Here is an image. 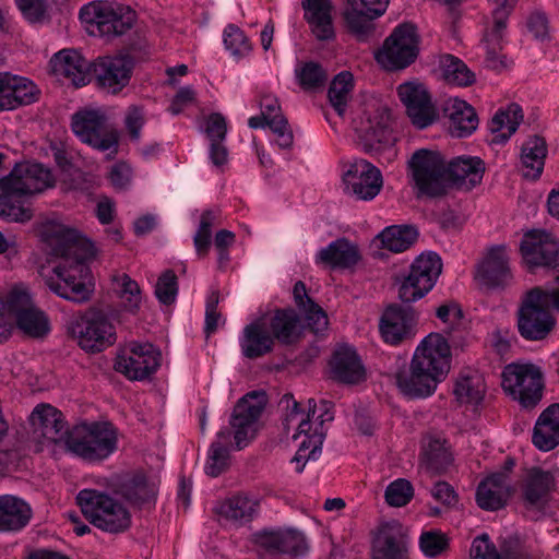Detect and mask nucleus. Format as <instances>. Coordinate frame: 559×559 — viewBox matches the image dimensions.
<instances>
[{
	"instance_id": "obj_45",
	"label": "nucleus",
	"mask_w": 559,
	"mask_h": 559,
	"mask_svg": "<svg viewBox=\"0 0 559 559\" xmlns=\"http://www.w3.org/2000/svg\"><path fill=\"white\" fill-rule=\"evenodd\" d=\"M507 24L498 25V21L486 27L481 44L486 50V62L492 69H499L506 66L502 57L499 55L502 49Z\"/></svg>"
},
{
	"instance_id": "obj_21",
	"label": "nucleus",
	"mask_w": 559,
	"mask_h": 559,
	"mask_svg": "<svg viewBox=\"0 0 559 559\" xmlns=\"http://www.w3.org/2000/svg\"><path fill=\"white\" fill-rule=\"evenodd\" d=\"M346 191L358 200L370 201L381 191L383 186L381 171L365 159L349 163L343 173Z\"/></svg>"
},
{
	"instance_id": "obj_10",
	"label": "nucleus",
	"mask_w": 559,
	"mask_h": 559,
	"mask_svg": "<svg viewBox=\"0 0 559 559\" xmlns=\"http://www.w3.org/2000/svg\"><path fill=\"white\" fill-rule=\"evenodd\" d=\"M135 12L119 3L94 1L80 10V19L91 33L118 36L129 31L135 22Z\"/></svg>"
},
{
	"instance_id": "obj_43",
	"label": "nucleus",
	"mask_w": 559,
	"mask_h": 559,
	"mask_svg": "<svg viewBox=\"0 0 559 559\" xmlns=\"http://www.w3.org/2000/svg\"><path fill=\"white\" fill-rule=\"evenodd\" d=\"M219 520L230 525L249 522L255 512V502L245 496H236L222 502L216 510Z\"/></svg>"
},
{
	"instance_id": "obj_6",
	"label": "nucleus",
	"mask_w": 559,
	"mask_h": 559,
	"mask_svg": "<svg viewBox=\"0 0 559 559\" xmlns=\"http://www.w3.org/2000/svg\"><path fill=\"white\" fill-rule=\"evenodd\" d=\"M117 431L107 423L75 426L66 438V447L73 455L88 462L103 461L117 450Z\"/></svg>"
},
{
	"instance_id": "obj_1",
	"label": "nucleus",
	"mask_w": 559,
	"mask_h": 559,
	"mask_svg": "<svg viewBox=\"0 0 559 559\" xmlns=\"http://www.w3.org/2000/svg\"><path fill=\"white\" fill-rule=\"evenodd\" d=\"M43 236L52 255L62 261L45 282L56 295L83 302L91 298L94 281L87 263L96 257L94 245L78 229L59 223L44 227Z\"/></svg>"
},
{
	"instance_id": "obj_35",
	"label": "nucleus",
	"mask_w": 559,
	"mask_h": 559,
	"mask_svg": "<svg viewBox=\"0 0 559 559\" xmlns=\"http://www.w3.org/2000/svg\"><path fill=\"white\" fill-rule=\"evenodd\" d=\"M31 518L32 508L26 501L13 495L0 496V532H17Z\"/></svg>"
},
{
	"instance_id": "obj_36",
	"label": "nucleus",
	"mask_w": 559,
	"mask_h": 559,
	"mask_svg": "<svg viewBox=\"0 0 559 559\" xmlns=\"http://www.w3.org/2000/svg\"><path fill=\"white\" fill-rule=\"evenodd\" d=\"M533 443L542 451H550L559 444V404L548 406L539 415L534 427Z\"/></svg>"
},
{
	"instance_id": "obj_34",
	"label": "nucleus",
	"mask_w": 559,
	"mask_h": 559,
	"mask_svg": "<svg viewBox=\"0 0 559 559\" xmlns=\"http://www.w3.org/2000/svg\"><path fill=\"white\" fill-rule=\"evenodd\" d=\"M305 19L319 40H331L335 36L331 0H302Z\"/></svg>"
},
{
	"instance_id": "obj_57",
	"label": "nucleus",
	"mask_w": 559,
	"mask_h": 559,
	"mask_svg": "<svg viewBox=\"0 0 559 559\" xmlns=\"http://www.w3.org/2000/svg\"><path fill=\"white\" fill-rule=\"evenodd\" d=\"M261 115L251 117L248 124L252 129L264 128V122L282 117L277 98L272 94H263L260 98Z\"/></svg>"
},
{
	"instance_id": "obj_26",
	"label": "nucleus",
	"mask_w": 559,
	"mask_h": 559,
	"mask_svg": "<svg viewBox=\"0 0 559 559\" xmlns=\"http://www.w3.org/2000/svg\"><path fill=\"white\" fill-rule=\"evenodd\" d=\"M331 377L342 383L356 384L366 378L365 367L356 350L346 344L335 348L330 360Z\"/></svg>"
},
{
	"instance_id": "obj_61",
	"label": "nucleus",
	"mask_w": 559,
	"mask_h": 559,
	"mask_svg": "<svg viewBox=\"0 0 559 559\" xmlns=\"http://www.w3.org/2000/svg\"><path fill=\"white\" fill-rule=\"evenodd\" d=\"M281 552L301 555L307 549L306 539L302 533L295 530L280 531Z\"/></svg>"
},
{
	"instance_id": "obj_47",
	"label": "nucleus",
	"mask_w": 559,
	"mask_h": 559,
	"mask_svg": "<svg viewBox=\"0 0 559 559\" xmlns=\"http://www.w3.org/2000/svg\"><path fill=\"white\" fill-rule=\"evenodd\" d=\"M230 440V432L228 430H221L217 433L216 441H214L209 451L207 462L205 464V473L211 477H216L222 474L228 466L229 451L228 444Z\"/></svg>"
},
{
	"instance_id": "obj_55",
	"label": "nucleus",
	"mask_w": 559,
	"mask_h": 559,
	"mask_svg": "<svg viewBox=\"0 0 559 559\" xmlns=\"http://www.w3.org/2000/svg\"><path fill=\"white\" fill-rule=\"evenodd\" d=\"M225 48L237 58L249 55L252 46L246 34L236 25L229 24L224 29Z\"/></svg>"
},
{
	"instance_id": "obj_18",
	"label": "nucleus",
	"mask_w": 559,
	"mask_h": 559,
	"mask_svg": "<svg viewBox=\"0 0 559 559\" xmlns=\"http://www.w3.org/2000/svg\"><path fill=\"white\" fill-rule=\"evenodd\" d=\"M160 352L151 343H130L117 355L115 370L129 380L141 381L160 366Z\"/></svg>"
},
{
	"instance_id": "obj_5",
	"label": "nucleus",
	"mask_w": 559,
	"mask_h": 559,
	"mask_svg": "<svg viewBox=\"0 0 559 559\" xmlns=\"http://www.w3.org/2000/svg\"><path fill=\"white\" fill-rule=\"evenodd\" d=\"M550 308L559 310V290L534 288L526 295L519 311L518 328L520 334L528 341L547 337L556 325L549 312Z\"/></svg>"
},
{
	"instance_id": "obj_27",
	"label": "nucleus",
	"mask_w": 559,
	"mask_h": 559,
	"mask_svg": "<svg viewBox=\"0 0 559 559\" xmlns=\"http://www.w3.org/2000/svg\"><path fill=\"white\" fill-rule=\"evenodd\" d=\"M96 73L99 84L115 94L129 83L132 73V61L124 56H106L99 58Z\"/></svg>"
},
{
	"instance_id": "obj_31",
	"label": "nucleus",
	"mask_w": 559,
	"mask_h": 559,
	"mask_svg": "<svg viewBox=\"0 0 559 559\" xmlns=\"http://www.w3.org/2000/svg\"><path fill=\"white\" fill-rule=\"evenodd\" d=\"M510 277L509 254L504 246L491 248L478 265L476 278L485 286H499Z\"/></svg>"
},
{
	"instance_id": "obj_56",
	"label": "nucleus",
	"mask_w": 559,
	"mask_h": 559,
	"mask_svg": "<svg viewBox=\"0 0 559 559\" xmlns=\"http://www.w3.org/2000/svg\"><path fill=\"white\" fill-rule=\"evenodd\" d=\"M384 497L389 506L404 507L413 499L414 487L409 480L397 478L388 485Z\"/></svg>"
},
{
	"instance_id": "obj_33",
	"label": "nucleus",
	"mask_w": 559,
	"mask_h": 559,
	"mask_svg": "<svg viewBox=\"0 0 559 559\" xmlns=\"http://www.w3.org/2000/svg\"><path fill=\"white\" fill-rule=\"evenodd\" d=\"M359 251L355 243L346 238H338L316 254V263L329 269H346L359 260Z\"/></svg>"
},
{
	"instance_id": "obj_51",
	"label": "nucleus",
	"mask_w": 559,
	"mask_h": 559,
	"mask_svg": "<svg viewBox=\"0 0 559 559\" xmlns=\"http://www.w3.org/2000/svg\"><path fill=\"white\" fill-rule=\"evenodd\" d=\"M452 462V454L443 442L440 440H430L424 445L421 454V463L427 469L441 473Z\"/></svg>"
},
{
	"instance_id": "obj_39",
	"label": "nucleus",
	"mask_w": 559,
	"mask_h": 559,
	"mask_svg": "<svg viewBox=\"0 0 559 559\" xmlns=\"http://www.w3.org/2000/svg\"><path fill=\"white\" fill-rule=\"evenodd\" d=\"M523 120L522 109L516 104H510L503 109H499L488 124L493 144H501L508 141L516 131Z\"/></svg>"
},
{
	"instance_id": "obj_15",
	"label": "nucleus",
	"mask_w": 559,
	"mask_h": 559,
	"mask_svg": "<svg viewBox=\"0 0 559 559\" xmlns=\"http://www.w3.org/2000/svg\"><path fill=\"white\" fill-rule=\"evenodd\" d=\"M72 130L80 140L94 148L115 155L118 151V131L108 124L105 112L90 109L72 118Z\"/></svg>"
},
{
	"instance_id": "obj_44",
	"label": "nucleus",
	"mask_w": 559,
	"mask_h": 559,
	"mask_svg": "<svg viewBox=\"0 0 559 559\" xmlns=\"http://www.w3.org/2000/svg\"><path fill=\"white\" fill-rule=\"evenodd\" d=\"M354 76L349 71H342L331 81L328 97L331 107L343 117L347 105L353 98Z\"/></svg>"
},
{
	"instance_id": "obj_12",
	"label": "nucleus",
	"mask_w": 559,
	"mask_h": 559,
	"mask_svg": "<svg viewBox=\"0 0 559 559\" xmlns=\"http://www.w3.org/2000/svg\"><path fill=\"white\" fill-rule=\"evenodd\" d=\"M389 121L388 108L377 100H369L356 110L352 128L364 150H378L381 144L390 142Z\"/></svg>"
},
{
	"instance_id": "obj_50",
	"label": "nucleus",
	"mask_w": 559,
	"mask_h": 559,
	"mask_svg": "<svg viewBox=\"0 0 559 559\" xmlns=\"http://www.w3.org/2000/svg\"><path fill=\"white\" fill-rule=\"evenodd\" d=\"M441 69L445 81L457 86H467L475 82V74L459 58L445 55L441 58Z\"/></svg>"
},
{
	"instance_id": "obj_63",
	"label": "nucleus",
	"mask_w": 559,
	"mask_h": 559,
	"mask_svg": "<svg viewBox=\"0 0 559 559\" xmlns=\"http://www.w3.org/2000/svg\"><path fill=\"white\" fill-rule=\"evenodd\" d=\"M309 307L304 310L308 326L314 334H320L328 329L329 320L321 307L308 300Z\"/></svg>"
},
{
	"instance_id": "obj_4",
	"label": "nucleus",
	"mask_w": 559,
	"mask_h": 559,
	"mask_svg": "<svg viewBox=\"0 0 559 559\" xmlns=\"http://www.w3.org/2000/svg\"><path fill=\"white\" fill-rule=\"evenodd\" d=\"M55 185L50 169L37 163H20L11 173L0 178V217L12 222H27L32 211L25 207L21 198L40 193Z\"/></svg>"
},
{
	"instance_id": "obj_16",
	"label": "nucleus",
	"mask_w": 559,
	"mask_h": 559,
	"mask_svg": "<svg viewBox=\"0 0 559 559\" xmlns=\"http://www.w3.org/2000/svg\"><path fill=\"white\" fill-rule=\"evenodd\" d=\"M441 271L442 262L437 253L425 252L418 255L400 285V299L403 302H414L423 298L432 289Z\"/></svg>"
},
{
	"instance_id": "obj_30",
	"label": "nucleus",
	"mask_w": 559,
	"mask_h": 559,
	"mask_svg": "<svg viewBox=\"0 0 559 559\" xmlns=\"http://www.w3.org/2000/svg\"><path fill=\"white\" fill-rule=\"evenodd\" d=\"M274 345V337L262 317L247 324L239 336L241 353L245 357L250 359L259 358L271 353Z\"/></svg>"
},
{
	"instance_id": "obj_41",
	"label": "nucleus",
	"mask_w": 559,
	"mask_h": 559,
	"mask_svg": "<svg viewBox=\"0 0 559 559\" xmlns=\"http://www.w3.org/2000/svg\"><path fill=\"white\" fill-rule=\"evenodd\" d=\"M158 485L156 476L136 474L121 485L120 493L130 503L142 506L155 500Z\"/></svg>"
},
{
	"instance_id": "obj_24",
	"label": "nucleus",
	"mask_w": 559,
	"mask_h": 559,
	"mask_svg": "<svg viewBox=\"0 0 559 559\" xmlns=\"http://www.w3.org/2000/svg\"><path fill=\"white\" fill-rule=\"evenodd\" d=\"M389 0H346L343 16L348 29L357 36H364L372 28V21L381 16Z\"/></svg>"
},
{
	"instance_id": "obj_19",
	"label": "nucleus",
	"mask_w": 559,
	"mask_h": 559,
	"mask_svg": "<svg viewBox=\"0 0 559 559\" xmlns=\"http://www.w3.org/2000/svg\"><path fill=\"white\" fill-rule=\"evenodd\" d=\"M266 404L263 392H251L245 395L235 406L230 426L234 429V440L238 450L248 445L255 436L258 419Z\"/></svg>"
},
{
	"instance_id": "obj_54",
	"label": "nucleus",
	"mask_w": 559,
	"mask_h": 559,
	"mask_svg": "<svg viewBox=\"0 0 559 559\" xmlns=\"http://www.w3.org/2000/svg\"><path fill=\"white\" fill-rule=\"evenodd\" d=\"M295 73L298 83L305 90H314L322 86L326 81L325 71L316 62L300 63L297 66Z\"/></svg>"
},
{
	"instance_id": "obj_48",
	"label": "nucleus",
	"mask_w": 559,
	"mask_h": 559,
	"mask_svg": "<svg viewBox=\"0 0 559 559\" xmlns=\"http://www.w3.org/2000/svg\"><path fill=\"white\" fill-rule=\"evenodd\" d=\"M112 283L123 308L130 312H135L142 304L139 284L124 273L114 275Z\"/></svg>"
},
{
	"instance_id": "obj_42",
	"label": "nucleus",
	"mask_w": 559,
	"mask_h": 559,
	"mask_svg": "<svg viewBox=\"0 0 559 559\" xmlns=\"http://www.w3.org/2000/svg\"><path fill=\"white\" fill-rule=\"evenodd\" d=\"M546 155L547 145L545 140L538 135L530 136L521 148L524 176L533 179L537 178L543 171Z\"/></svg>"
},
{
	"instance_id": "obj_23",
	"label": "nucleus",
	"mask_w": 559,
	"mask_h": 559,
	"mask_svg": "<svg viewBox=\"0 0 559 559\" xmlns=\"http://www.w3.org/2000/svg\"><path fill=\"white\" fill-rule=\"evenodd\" d=\"M417 318L411 307L390 306L380 321V333L385 343L397 345L415 333Z\"/></svg>"
},
{
	"instance_id": "obj_29",
	"label": "nucleus",
	"mask_w": 559,
	"mask_h": 559,
	"mask_svg": "<svg viewBox=\"0 0 559 559\" xmlns=\"http://www.w3.org/2000/svg\"><path fill=\"white\" fill-rule=\"evenodd\" d=\"M484 163L478 157L459 156L448 163V189L472 190L480 183L484 176Z\"/></svg>"
},
{
	"instance_id": "obj_38",
	"label": "nucleus",
	"mask_w": 559,
	"mask_h": 559,
	"mask_svg": "<svg viewBox=\"0 0 559 559\" xmlns=\"http://www.w3.org/2000/svg\"><path fill=\"white\" fill-rule=\"evenodd\" d=\"M556 473L532 468L524 479L522 491L525 502L532 507L542 506L555 486Z\"/></svg>"
},
{
	"instance_id": "obj_58",
	"label": "nucleus",
	"mask_w": 559,
	"mask_h": 559,
	"mask_svg": "<svg viewBox=\"0 0 559 559\" xmlns=\"http://www.w3.org/2000/svg\"><path fill=\"white\" fill-rule=\"evenodd\" d=\"M126 131L133 142H139L141 131L146 123V112L144 107L139 105L129 106L123 116Z\"/></svg>"
},
{
	"instance_id": "obj_3",
	"label": "nucleus",
	"mask_w": 559,
	"mask_h": 559,
	"mask_svg": "<svg viewBox=\"0 0 559 559\" xmlns=\"http://www.w3.org/2000/svg\"><path fill=\"white\" fill-rule=\"evenodd\" d=\"M282 404H285L283 425L287 433H292L294 440L304 437L293 462L296 464V472L301 473L305 463L309 460H317L321 453V447L325 436L324 421L332 420L333 416L326 411V403H322L324 413L318 412L313 400H308L304 406L293 395H284Z\"/></svg>"
},
{
	"instance_id": "obj_52",
	"label": "nucleus",
	"mask_w": 559,
	"mask_h": 559,
	"mask_svg": "<svg viewBox=\"0 0 559 559\" xmlns=\"http://www.w3.org/2000/svg\"><path fill=\"white\" fill-rule=\"evenodd\" d=\"M418 545L425 557L436 558L448 551L450 538L440 530L424 531L418 538Z\"/></svg>"
},
{
	"instance_id": "obj_53",
	"label": "nucleus",
	"mask_w": 559,
	"mask_h": 559,
	"mask_svg": "<svg viewBox=\"0 0 559 559\" xmlns=\"http://www.w3.org/2000/svg\"><path fill=\"white\" fill-rule=\"evenodd\" d=\"M12 109L35 103L39 97V90L31 80L11 75Z\"/></svg>"
},
{
	"instance_id": "obj_37",
	"label": "nucleus",
	"mask_w": 559,
	"mask_h": 559,
	"mask_svg": "<svg viewBox=\"0 0 559 559\" xmlns=\"http://www.w3.org/2000/svg\"><path fill=\"white\" fill-rule=\"evenodd\" d=\"M274 341L282 344L296 342L301 334L299 318L292 309L276 310L272 316H262Z\"/></svg>"
},
{
	"instance_id": "obj_20",
	"label": "nucleus",
	"mask_w": 559,
	"mask_h": 559,
	"mask_svg": "<svg viewBox=\"0 0 559 559\" xmlns=\"http://www.w3.org/2000/svg\"><path fill=\"white\" fill-rule=\"evenodd\" d=\"M32 438L38 444V451L62 440L69 435L61 412L50 404L37 405L31 416Z\"/></svg>"
},
{
	"instance_id": "obj_8",
	"label": "nucleus",
	"mask_w": 559,
	"mask_h": 559,
	"mask_svg": "<svg viewBox=\"0 0 559 559\" xmlns=\"http://www.w3.org/2000/svg\"><path fill=\"white\" fill-rule=\"evenodd\" d=\"M76 500L85 518L105 532H123L131 524L129 511L106 493L83 489L78 493Z\"/></svg>"
},
{
	"instance_id": "obj_46",
	"label": "nucleus",
	"mask_w": 559,
	"mask_h": 559,
	"mask_svg": "<svg viewBox=\"0 0 559 559\" xmlns=\"http://www.w3.org/2000/svg\"><path fill=\"white\" fill-rule=\"evenodd\" d=\"M417 236V229L412 226H389L378 235V239L384 249L397 253L411 248Z\"/></svg>"
},
{
	"instance_id": "obj_22",
	"label": "nucleus",
	"mask_w": 559,
	"mask_h": 559,
	"mask_svg": "<svg viewBox=\"0 0 559 559\" xmlns=\"http://www.w3.org/2000/svg\"><path fill=\"white\" fill-rule=\"evenodd\" d=\"M520 251L524 265L530 271L537 267H552L559 255L555 238L544 230H530L523 235Z\"/></svg>"
},
{
	"instance_id": "obj_60",
	"label": "nucleus",
	"mask_w": 559,
	"mask_h": 559,
	"mask_svg": "<svg viewBox=\"0 0 559 559\" xmlns=\"http://www.w3.org/2000/svg\"><path fill=\"white\" fill-rule=\"evenodd\" d=\"M178 294L177 276L170 270L165 271L157 280L155 295L164 305H170Z\"/></svg>"
},
{
	"instance_id": "obj_17",
	"label": "nucleus",
	"mask_w": 559,
	"mask_h": 559,
	"mask_svg": "<svg viewBox=\"0 0 559 559\" xmlns=\"http://www.w3.org/2000/svg\"><path fill=\"white\" fill-rule=\"evenodd\" d=\"M399 99L405 107L412 123L425 129L435 123L439 111L427 86L417 79L408 80L396 87Z\"/></svg>"
},
{
	"instance_id": "obj_32",
	"label": "nucleus",
	"mask_w": 559,
	"mask_h": 559,
	"mask_svg": "<svg viewBox=\"0 0 559 559\" xmlns=\"http://www.w3.org/2000/svg\"><path fill=\"white\" fill-rule=\"evenodd\" d=\"M443 111L449 119V131L453 136L464 138L476 130V112L465 100L451 97L445 100Z\"/></svg>"
},
{
	"instance_id": "obj_13",
	"label": "nucleus",
	"mask_w": 559,
	"mask_h": 559,
	"mask_svg": "<svg viewBox=\"0 0 559 559\" xmlns=\"http://www.w3.org/2000/svg\"><path fill=\"white\" fill-rule=\"evenodd\" d=\"M69 331L86 352H100L116 341L115 326L110 319L100 310L90 309L74 317Z\"/></svg>"
},
{
	"instance_id": "obj_11",
	"label": "nucleus",
	"mask_w": 559,
	"mask_h": 559,
	"mask_svg": "<svg viewBox=\"0 0 559 559\" xmlns=\"http://www.w3.org/2000/svg\"><path fill=\"white\" fill-rule=\"evenodd\" d=\"M503 391L523 407H534L543 397L540 368L532 362H512L501 373Z\"/></svg>"
},
{
	"instance_id": "obj_59",
	"label": "nucleus",
	"mask_w": 559,
	"mask_h": 559,
	"mask_svg": "<svg viewBox=\"0 0 559 559\" xmlns=\"http://www.w3.org/2000/svg\"><path fill=\"white\" fill-rule=\"evenodd\" d=\"M217 218L216 213L213 211H205L200 221L199 228L194 236V246L199 254H204L210 248L212 226L215 224Z\"/></svg>"
},
{
	"instance_id": "obj_2",
	"label": "nucleus",
	"mask_w": 559,
	"mask_h": 559,
	"mask_svg": "<svg viewBox=\"0 0 559 559\" xmlns=\"http://www.w3.org/2000/svg\"><path fill=\"white\" fill-rule=\"evenodd\" d=\"M451 368V347L440 333H429L417 345L411 364L395 374L399 390L411 399L435 393Z\"/></svg>"
},
{
	"instance_id": "obj_40",
	"label": "nucleus",
	"mask_w": 559,
	"mask_h": 559,
	"mask_svg": "<svg viewBox=\"0 0 559 559\" xmlns=\"http://www.w3.org/2000/svg\"><path fill=\"white\" fill-rule=\"evenodd\" d=\"M486 393V383L477 371H465L455 380L453 394L460 404L478 406Z\"/></svg>"
},
{
	"instance_id": "obj_7",
	"label": "nucleus",
	"mask_w": 559,
	"mask_h": 559,
	"mask_svg": "<svg viewBox=\"0 0 559 559\" xmlns=\"http://www.w3.org/2000/svg\"><path fill=\"white\" fill-rule=\"evenodd\" d=\"M2 309L14 318L15 328L24 335L34 340L47 337L51 331L48 314L37 307L28 288L24 285L12 287L4 295Z\"/></svg>"
},
{
	"instance_id": "obj_64",
	"label": "nucleus",
	"mask_w": 559,
	"mask_h": 559,
	"mask_svg": "<svg viewBox=\"0 0 559 559\" xmlns=\"http://www.w3.org/2000/svg\"><path fill=\"white\" fill-rule=\"evenodd\" d=\"M205 133L212 142H224L227 133V123L221 114H212L206 120Z\"/></svg>"
},
{
	"instance_id": "obj_62",
	"label": "nucleus",
	"mask_w": 559,
	"mask_h": 559,
	"mask_svg": "<svg viewBox=\"0 0 559 559\" xmlns=\"http://www.w3.org/2000/svg\"><path fill=\"white\" fill-rule=\"evenodd\" d=\"M469 559H502L488 535L476 537L471 546Z\"/></svg>"
},
{
	"instance_id": "obj_49",
	"label": "nucleus",
	"mask_w": 559,
	"mask_h": 559,
	"mask_svg": "<svg viewBox=\"0 0 559 559\" xmlns=\"http://www.w3.org/2000/svg\"><path fill=\"white\" fill-rule=\"evenodd\" d=\"M373 559H406V546L401 537L381 531L374 540Z\"/></svg>"
},
{
	"instance_id": "obj_28",
	"label": "nucleus",
	"mask_w": 559,
	"mask_h": 559,
	"mask_svg": "<svg viewBox=\"0 0 559 559\" xmlns=\"http://www.w3.org/2000/svg\"><path fill=\"white\" fill-rule=\"evenodd\" d=\"M511 493L508 472H499L491 474L478 485L476 502L483 510L496 511L504 507Z\"/></svg>"
},
{
	"instance_id": "obj_25",
	"label": "nucleus",
	"mask_w": 559,
	"mask_h": 559,
	"mask_svg": "<svg viewBox=\"0 0 559 559\" xmlns=\"http://www.w3.org/2000/svg\"><path fill=\"white\" fill-rule=\"evenodd\" d=\"M50 67L58 79H66L76 87L90 82L91 63L75 49H62L55 53Z\"/></svg>"
},
{
	"instance_id": "obj_14",
	"label": "nucleus",
	"mask_w": 559,
	"mask_h": 559,
	"mask_svg": "<svg viewBox=\"0 0 559 559\" xmlns=\"http://www.w3.org/2000/svg\"><path fill=\"white\" fill-rule=\"evenodd\" d=\"M418 36L412 24L396 26L376 52L377 62L385 70H402L417 58Z\"/></svg>"
},
{
	"instance_id": "obj_9",
	"label": "nucleus",
	"mask_w": 559,
	"mask_h": 559,
	"mask_svg": "<svg viewBox=\"0 0 559 559\" xmlns=\"http://www.w3.org/2000/svg\"><path fill=\"white\" fill-rule=\"evenodd\" d=\"M448 163L440 152L420 148L408 160L411 178L419 194L441 197L448 192Z\"/></svg>"
}]
</instances>
